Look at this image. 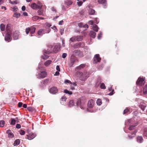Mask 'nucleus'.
Wrapping results in <instances>:
<instances>
[{
	"label": "nucleus",
	"instance_id": "f8f14e48",
	"mask_svg": "<svg viewBox=\"0 0 147 147\" xmlns=\"http://www.w3.org/2000/svg\"><path fill=\"white\" fill-rule=\"evenodd\" d=\"M47 75L46 72L45 71L41 72L39 74V77L42 78H43L45 77Z\"/></svg>",
	"mask_w": 147,
	"mask_h": 147
},
{
	"label": "nucleus",
	"instance_id": "13d9d810",
	"mask_svg": "<svg viewBox=\"0 0 147 147\" xmlns=\"http://www.w3.org/2000/svg\"><path fill=\"white\" fill-rule=\"evenodd\" d=\"M13 136H14L13 134L11 133H10L8 134V137L9 138H11L13 137Z\"/></svg>",
	"mask_w": 147,
	"mask_h": 147
},
{
	"label": "nucleus",
	"instance_id": "4468645a",
	"mask_svg": "<svg viewBox=\"0 0 147 147\" xmlns=\"http://www.w3.org/2000/svg\"><path fill=\"white\" fill-rule=\"evenodd\" d=\"M36 28L35 27H32L30 28V32L31 34H33L35 32ZM30 36H32V35L31 34Z\"/></svg>",
	"mask_w": 147,
	"mask_h": 147
},
{
	"label": "nucleus",
	"instance_id": "f704fd0d",
	"mask_svg": "<svg viewBox=\"0 0 147 147\" xmlns=\"http://www.w3.org/2000/svg\"><path fill=\"white\" fill-rule=\"evenodd\" d=\"M64 92L65 93L68 94L69 95H71L72 94L71 92L69 91L66 89L64 90Z\"/></svg>",
	"mask_w": 147,
	"mask_h": 147
},
{
	"label": "nucleus",
	"instance_id": "aec40b11",
	"mask_svg": "<svg viewBox=\"0 0 147 147\" xmlns=\"http://www.w3.org/2000/svg\"><path fill=\"white\" fill-rule=\"evenodd\" d=\"M75 60L74 59H71L70 60V62L69 63V65L70 67H71L74 64Z\"/></svg>",
	"mask_w": 147,
	"mask_h": 147
},
{
	"label": "nucleus",
	"instance_id": "6ab92c4d",
	"mask_svg": "<svg viewBox=\"0 0 147 147\" xmlns=\"http://www.w3.org/2000/svg\"><path fill=\"white\" fill-rule=\"evenodd\" d=\"M95 13V10L92 9H90L88 10V13L90 15H93Z\"/></svg>",
	"mask_w": 147,
	"mask_h": 147
},
{
	"label": "nucleus",
	"instance_id": "e2e57ef3",
	"mask_svg": "<svg viewBox=\"0 0 147 147\" xmlns=\"http://www.w3.org/2000/svg\"><path fill=\"white\" fill-rule=\"evenodd\" d=\"M67 56V54L66 53H63L62 55V57L63 58H65Z\"/></svg>",
	"mask_w": 147,
	"mask_h": 147
},
{
	"label": "nucleus",
	"instance_id": "680f3d73",
	"mask_svg": "<svg viewBox=\"0 0 147 147\" xmlns=\"http://www.w3.org/2000/svg\"><path fill=\"white\" fill-rule=\"evenodd\" d=\"M64 82L65 83L67 84V83H70V84H71L72 83L69 80H65V81Z\"/></svg>",
	"mask_w": 147,
	"mask_h": 147
},
{
	"label": "nucleus",
	"instance_id": "c756f323",
	"mask_svg": "<svg viewBox=\"0 0 147 147\" xmlns=\"http://www.w3.org/2000/svg\"><path fill=\"white\" fill-rule=\"evenodd\" d=\"M0 28L1 31H4L5 29V25L3 24H1L0 25Z\"/></svg>",
	"mask_w": 147,
	"mask_h": 147
},
{
	"label": "nucleus",
	"instance_id": "c03bdc74",
	"mask_svg": "<svg viewBox=\"0 0 147 147\" xmlns=\"http://www.w3.org/2000/svg\"><path fill=\"white\" fill-rule=\"evenodd\" d=\"M100 87L101 89H105L106 88L105 85L103 83L100 84Z\"/></svg>",
	"mask_w": 147,
	"mask_h": 147
},
{
	"label": "nucleus",
	"instance_id": "a18cd8bd",
	"mask_svg": "<svg viewBox=\"0 0 147 147\" xmlns=\"http://www.w3.org/2000/svg\"><path fill=\"white\" fill-rule=\"evenodd\" d=\"M74 105V102L73 100H70L69 103V105L70 107Z\"/></svg>",
	"mask_w": 147,
	"mask_h": 147
},
{
	"label": "nucleus",
	"instance_id": "2eb2a0df",
	"mask_svg": "<svg viewBox=\"0 0 147 147\" xmlns=\"http://www.w3.org/2000/svg\"><path fill=\"white\" fill-rule=\"evenodd\" d=\"M138 124V123H136L135 124H134V125L130 126L129 128V129L130 130H131L134 128V127L137 126Z\"/></svg>",
	"mask_w": 147,
	"mask_h": 147
},
{
	"label": "nucleus",
	"instance_id": "f03ea898",
	"mask_svg": "<svg viewBox=\"0 0 147 147\" xmlns=\"http://www.w3.org/2000/svg\"><path fill=\"white\" fill-rule=\"evenodd\" d=\"M136 83L137 85H143L145 83L144 80L143 78L140 77L138 78Z\"/></svg>",
	"mask_w": 147,
	"mask_h": 147
},
{
	"label": "nucleus",
	"instance_id": "864d4df0",
	"mask_svg": "<svg viewBox=\"0 0 147 147\" xmlns=\"http://www.w3.org/2000/svg\"><path fill=\"white\" fill-rule=\"evenodd\" d=\"M60 32L61 35H62L64 33V29L63 28L61 29L60 30Z\"/></svg>",
	"mask_w": 147,
	"mask_h": 147
},
{
	"label": "nucleus",
	"instance_id": "69168bd1",
	"mask_svg": "<svg viewBox=\"0 0 147 147\" xmlns=\"http://www.w3.org/2000/svg\"><path fill=\"white\" fill-rule=\"evenodd\" d=\"M88 23L89 24L91 25H93V22L92 20H90L88 22Z\"/></svg>",
	"mask_w": 147,
	"mask_h": 147
},
{
	"label": "nucleus",
	"instance_id": "9d476101",
	"mask_svg": "<svg viewBox=\"0 0 147 147\" xmlns=\"http://www.w3.org/2000/svg\"><path fill=\"white\" fill-rule=\"evenodd\" d=\"M37 34L38 35L42 36L43 34H45V29H39L37 32Z\"/></svg>",
	"mask_w": 147,
	"mask_h": 147
},
{
	"label": "nucleus",
	"instance_id": "603ef678",
	"mask_svg": "<svg viewBox=\"0 0 147 147\" xmlns=\"http://www.w3.org/2000/svg\"><path fill=\"white\" fill-rule=\"evenodd\" d=\"M12 9H13V11L14 12H16L18 10V8L16 6L14 7H13L12 8Z\"/></svg>",
	"mask_w": 147,
	"mask_h": 147
},
{
	"label": "nucleus",
	"instance_id": "a878e982",
	"mask_svg": "<svg viewBox=\"0 0 147 147\" xmlns=\"http://www.w3.org/2000/svg\"><path fill=\"white\" fill-rule=\"evenodd\" d=\"M20 14L19 13L16 12L14 13L13 15V16L16 18H18L20 17Z\"/></svg>",
	"mask_w": 147,
	"mask_h": 147
},
{
	"label": "nucleus",
	"instance_id": "39448f33",
	"mask_svg": "<svg viewBox=\"0 0 147 147\" xmlns=\"http://www.w3.org/2000/svg\"><path fill=\"white\" fill-rule=\"evenodd\" d=\"M61 46L59 44L55 45L53 48V51L55 53H57L60 49Z\"/></svg>",
	"mask_w": 147,
	"mask_h": 147
},
{
	"label": "nucleus",
	"instance_id": "1a4fd4ad",
	"mask_svg": "<svg viewBox=\"0 0 147 147\" xmlns=\"http://www.w3.org/2000/svg\"><path fill=\"white\" fill-rule=\"evenodd\" d=\"M19 35V32L18 31H16L13 34V38L14 40H17L18 39Z\"/></svg>",
	"mask_w": 147,
	"mask_h": 147
},
{
	"label": "nucleus",
	"instance_id": "8fccbe9b",
	"mask_svg": "<svg viewBox=\"0 0 147 147\" xmlns=\"http://www.w3.org/2000/svg\"><path fill=\"white\" fill-rule=\"evenodd\" d=\"M80 57H82L83 56V54L82 52L80 51L78 54H77V55Z\"/></svg>",
	"mask_w": 147,
	"mask_h": 147
},
{
	"label": "nucleus",
	"instance_id": "bb28decb",
	"mask_svg": "<svg viewBox=\"0 0 147 147\" xmlns=\"http://www.w3.org/2000/svg\"><path fill=\"white\" fill-rule=\"evenodd\" d=\"M20 142L19 139H17L13 143V145L14 146H17L19 145Z\"/></svg>",
	"mask_w": 147,
	"mask_h": 147
},
{
	"label": "nucleus",
	"instance_id": "6e6552de",
	"mask_svg": "<svg viewBox=\"0 0 147 147\" xmlns=\"http://www.w3.org/2000/svg\"><path fill=\"white\" fill-rule=\"evenodd\" d=\"M28 134L27 135L28 139L29 140H31L36 136V135L32 133H29L28 132Z\"/></svg>",
	"mask_w": 147,
	"mask_h": 147
},
{
	"label": "nucleus",
	"instance_id": "79ce46f5",
	"mask_svg": "<svg viewBox=\"0 0 147 147\" xmlns=\"http://www.w3.org/2000/svg\"><path fill=\"white\" fill-rule=\"evenodd\" d=\"M88 73H87V72H84V73L83 74L82 76L84 77H85L86 78H87L88 77Z\"/></svg>",
	"mask_w": 147,
	"mask_h": 147
},
{
	"label": "nucleus",
	"instance_id": "4c0bfd02",
	"mask_svg": "<svg viewBox=\"0 0 147 147\" xmlns=\"http://www.w3.org/2000/svg\"><path fill=\"white\" fill-rule=\"evenodd\" d=\"M49 80L48 79H46L44 81H42L41 83H43L44 84H47L49 82Z\"/></svg>",
	"mask_w": 147,
	"mask_h": 147
},
{
	"label": "nucleus",
	"instance_id": "ddd939ff",
	"mask_svg": "<svg viewBox=\"0 0 147 147\" xmlns=\"http://www.w3.org/2000/svg\"><path fill=\"white\" fill-rule=\"evenodd\" d=\"M12 29L11 26L10 24H7L6 27V30L7 33H9L11 31Z\"/></svg>",
	"mask_w": 147,
	"mask_h": 147
},
{
	"label": "nucleus",
	"instance_id": "2f4dec72",
	"mask_svg": "<svg viewBox=\"0 0 147 147\" xmlns=\"http://www.w3.org/2000/svg\"><path fill=\"white\" fill-rule=\"evenodd\" d=\"M76 40V37L74 36L70 38L69 42H74Z\"/></svg>",
	"mask_w": 147,
	"mask_h": 147
},
{
	"label": "nucleus",
	"instance_id": "5701e85b",
	"mask_svg": "<svg viewBox=\"0 0 147 147\" xmlns=\"http://www.w3.org/2000/svg\"><path fill=\"white\" fill-rule=\"evenodd\" d=\"M143 93L144 94H147V85H146L144 87Z\"/></svg>",
	"mask_w": 147,
	"mask_h": 147
},
{
	"label": "nucleus",
	"instance_id": "c9c22d12",
	"mask_svg": "<svg viewBox=\"0 0 147 147\" xmlns=\"http://www.w3.org/2000/svg\"><path fill=\"white\" fill-rule=\"evenodd\" d=\"M96 103L98 105H100L102 103L101 100L100 99H98L96 101Z\"/></svg>",
	"mask_w": 147,
	"mask_h": 147
},
{
	"label": "nucleus",
	"instance_id": "bf43d9fd",
	"mask_svg": "<svg viewBox=\"0 0 147 147\" xmlns=\"http://www.w3.org/2000/svg\"><path fill=\"white\" fill-rule=\"evenodd\" d=\"M49 56H46L45 55H44L42 57V58L43 59H46L48 58Z\"/></svg>",
	"mask_w": 147,
	"mask_h": 147
},
{
	"label": "nucleus",
	"instance_id": "e433bc0d",
	"mask_svg": "<svg viewBox=\"0 0 147 147\" xmlns=\"http://www.w3.org/2000/svg\"><path fill=\"white\" fill-rule=\"evenodd\" d=\"M5 121L3 120H1L0 121V127H3L4 125Z\"/></svg>",
	"mask_w": 147,
	"mask_h": 147
},
{
	"label": "nucleus",
	"instance_id": "ea45409f",
	"mask_svg": "<svg viewBox=\"0 0 147 147\" xmlns=\"http://www.w3.org/2000/svg\"><path fill=\"white\" fill-rule=\"evenodd\" d=\"M40 9L38 11V15H43V11L41 9Z\"/></svg>",
	"mask_w": 147,
	"mask_h": 147
},
{
	"label": "nucleus",
	"instance_id": "052dcab7",
	"mask_svg": "<svg viewBox=\"0 0 147 147\" xmlns=\"http://www.w3.org/2000/svg\"><path fill=\"white\" fill-rule=\"evenodd\" d=\"M51 28L55 30V32H57V30L56 26H54L53 27H51Z\"/></svg>",
	"mask_w": 147,
	"mask_h": 147
},
{
	"label": "nucleus",
	"instance_id": "c85d7f7f",
	"mask_svg": "<svg viewBox=\"0 0 147 147\" xmlns=\"http://www.w3.org/2000/svg\"><path fill=\"white\" fill-rule=\"evenodd\" d=\"M83 38V36H79L76 37V40L78 41H80L82 40Z\"/></svg>",
	"mask_w": 147,
	"mask_h": 147
},
{
	"label": "nucleus",
	"instance_id": "3c124183",
	"mask_svg": "<svg viewBox=\"0 0 147 147\" xmlns=\"http://www.w3.org/2000/svg\"><path fill=\"white\" fill-rule=\"evenodd\" d=\"M33 18H35L36 19H38L39 18L40 19H42V20L44 19V18H43L40 17H38V16H34Z\"/></svg>",
	"mask_w": 147,
	"mask_h": 147
},
{
	"label": "nucleus",
	"instance_id": "20e7f679",
	"mask_svg": "<svg viewBox=\"0 0 147 147\" xmlns=\"http://www.w3.org/2000/svg\"><path fill=\"white\" fill-rule=\"evenodd\" d=\"M94 101L92 99L89 100L88 102L87 106L89 108H92L94 105Z\"/></svg>",
	"mask_w": 147,
	"mask_h": 147
},
{
	"label": "nucleus",
	"instance_id": "774afa93",
	"mask_svg": "<svg viewBox=\"0 0 147 147\" xmlns=\"http://www.w3.org/2000/svg\"><path fill=\"white\" fill-rule=\"evenodd\" d=\"M56 69L58 71H60V69L59 65H57L56 66Z\"/></svg>",
	"mask_w": 147,
	"mask_h": 147
},
{
	"label": "nucleus",
	"instance_id": "72a5a7b5",
	"mask_svg": "<svg viewBox=\"0 0 147 147\" xmlns=\"http://www.w3.org/2000/svg\"><path fill=\"white\" fill-rule=\"evenodd\" d=\"M45 33H49L51 31V29L49 28H47L45 27Z\"/></svg>",
	"mask_w": 147,
	"mask_h": 147
},
{
	"label": "nucleus",
	"instance_id": "4be33fe9",
	"mask_svg": "<svg viewBox=\"0 0 147 147\" xmlns=\"http://www.w3.org/2000/svg\"><path fill=\"white\" fill-rule=\"evenodd\" d=\"M143 139L142 137L139 136L137 138V141L139 143H141L142 142Z\"/></svg>",
	"mask_w": 147,
	"mask_h": 147
},
{
	"label": "nucleus",
	"instance_id": "7ed1b4c3",
	"mask_svg": "<svg viewBox=\"0 0 147 147\" xmlns=\"http://www.w3.org/2000/svg\"><path fill=\"white\" fill-rule=\"evenodd\" d=\"M100 60L101 59L99 57V55L96 54L94 56V58L93 63H96L97 62H100Z\"/></svg>",
	"mask_w": 147,
	"mask_h": 147
},
{
	"label": "nucleus",
	"instance_id": "49530a36",
	"mask_svg": "<svg viewBox=\"0 0 147 147\" xmlns=\"http://www.w3.org/2000/svg\"><path fill=\"white\" fill-rule=\"evenodd\" d=\"M30 28L28 27V28H26L25 29V32H26V34H28L29 32H30Z\"/></svg>",
	"mask_w": 147,
	"mask_h": 147
},
{
	"label": "nucleus",
	"instance_id": "cd10ccee",
	"mask_svg": "<svg viewBox=\"0 0 147 147\" xmlns=\"http://www.w3.org/2000/svg\"><path fill=\"white\" fill-rule=\"evenodd\" d=\"M16 120H15L14 119H11V121L10 123L11 124L13 125L15 124V122L18 119L17 117L16 118Z\"/></svg>",
	"mask_w": 147,
	"mask_h": 147
},
{
	"label": "nucleus",
	"instance_id": "a211bd4d",
	"mask_svg": "<svg viewBox=\"0 0 147 147\" xmlns=\"http://www.w3.org/2000/svg\"><path fill=\"white\" fill-rule=\"evenodd\" d=\"M92 27L94 31L97 32L98 31V28L97 26L94 24L92 26Z\"/></svg>",
	"mask_w": 147,
	"mask_h": 147
},
{
	"label": "nucleus",
	"instance_id": "b1692460",
	"mask_svg": "<svg viewBox=\"0 0 147 147\" xmlns=\"http://www.w3.org/2000/svg\"><path fill=\"white\" fill-rule=\"evenodd\" d=\"M65 3L67 5L69 6L72 3V1L70 0H67L65 1Z\"/></svg>",
	"mask_w": 147,
	"mask_h": 147
},
{
	"label": "nucleus",
	"instance_id": "0eeeda50",
	"mask_svg": "<svg viewBox=\"0 0 147 147\" xmlns=\"http://www.w3.org/2000/svg\"><path fill=\"white\" fill-rule=\"evenodd\" d=\"M58 92V90L57 88L55 87H53L50 88V92L52 94H55Z\"/></svg>",
	"mask_w": 147,
	"mask_h": 147
},
{
	"label": "nucleus",
	"instance_id": "09e8293b",
	"mask_svg": "<svg viewBox=\"0 0 147 147\" xmlns=\"http://www.w3.org/2000/svg\"><path fill=\"white\" fill-rule=\"evenodd\" d=\"M102 35V32H101L100 31L99 32V33L98 34V39H100Z\"/></svg>",
	"mask_w": 147,
	"mask_h": 147
},
{
	"label": "nucleus",
	"instance_id": "dca6fc26",
	"mask_svg": "<svg viewBox=\"0 0 147 147\" xmlns=\"http://www.w3.org/2000/svg\"><path fill=\"white\" fill-rule=\"evenodd\" d=\"M89 34L90 36L93 38H94L96 37V33L93 31H90Z\"/></svg>",
	"mask_w": 147,
	"mask_h": 147
},
{
	"label": "nucleus",
	"instance_id": "473e14b6",
	"mask_svg": "<svg viewBox=\"0 0 147 147\" xmlns=\"http://www.w3.org/2000/svg\"><path fill=\"white\" fill-rule=\"evenodd\" d=\"M77 105L78 106H79L80 108L82 109H84V104L83 103H82L81 102L80 103V104L78 105V103H77Z\"/></svg>",
	"mask_w": 147,
	"mask_h": 147
},
{
	"label": "nucleus",
	"instance_id": "37998d69",
	"mask_svg": "<svg viewBox=\"0 0 147 147\" xmlns=\"http://www.w3.org/2000/svg\"><path fill=\"white\" fill-rule=\"evenodd\" d=\"M144 135L147 137V128H145L144 129Z\"/></svg>",
	"mask_w": 147,
	"mask_h": 147
},
{
	"label": "nucleus",
	"instance_id": "f3484780",
	"mask_svg": "<svg viewBox=\"0 0 147 147\" xmlns=\"http://www.w3.org/2000/svg\"><path fill=\"white\" fill-rule=\"evenodd\" d=\"M52 62V61L51 60H48L44 63V65L46 66H48L50 65Z\"/></svg>",
	"mask_w": 147,
	"mask_h": 147
},
{
	"label": "nucleus",
	"instance_id": "9b49d317",
	"mask_svg": "<svg viewBox=\"0 0 147 147\" xmlns=\"http://www.w3.org/2000/svg\"><path fill=\"white\" fill-rule=\"evenodd\" d=\"M5 40L8 41V42H9V41L11 40V35L9 34V33H7L5 37Z\"/></svg>",
	"mask_w": 147,
	"mask_h": 147
},
{
	"label": "nucleus",
	"instance_id": "4d7b16f0",
	"mask_svg": "<svg viewBox=\"0 0 147 147\" xmlns=\"http://www.w3.org/2000/svg\"><path fill=\"white\" fill-rule=\"evenodd\" d=\"M66 98L65 96H63L61 98V100L62 101H65L66 100Z\"/></svg>",
	"mask_w": 147,
	"mask_h": 147
},
{
	"label": "nucleus",
	"instance_id": "423d86ee",
	"mask_svg": "<svg viewBox=\"0 0 147 147\" xmlns=\"http://www.w3.org/2000/svg\"><path fill=\"white\" fill-rule=\"evenodd\" d=\"M98 2L99 3L102 4L104 8H106L107 4L106 0H98Z\"/></svg>",
	"mask_w": 147,
	"mask_h": 147
},
{
	"label": "nucleus",
	"instance_id": "338daca9",
	"mask_svg": "<svg viewBox=\"0 0 147 147\" xmlns=\"http://www.w3.org/2000/svg\"><path fill=\"white\" fill-rule=\"evenodd\" d=\"M22 105V102H19L18 104V107H21Z\"/></svg>",
	"mask_w": 147,
	"mask_h": 147
},
{
	"label": "nucleus",
	"instance_id": "7c9ffc66",
	"mask_svg": "<svg viewBox=\"0 0 147 147\" xmlns=\"http://www.w3.org/2000/svg\"><path fill=\"white\" fill-rule=\"evenodd\" d=\"M112 86H111V87L109 88V91H110L112 90L111 92H110L109 93V94L110 95H112L113 94H114V93L113 92H114V90H112Z\"/></svg>",
	"mask_w": 147,
	"mask_h": 147
},
{
	"label": "nucleus",
	"instance_id": "6e6d98bb",
	"mask_svg": "<svg viewBox=\"0 0 147 147\" xmlns=\"http://www.w3.org/2000/svg\"><path fill=\"white\" fill-rule=\"evenodd\" d=\"M20 134L22 135H23L25 134V131L23 130H21L20 131Z\"/></svg>",
	"mask_w": 147,
	"mask_h": 147
},
{
	"label": "nucleus",
	"instance_id": "58836bf2",
	"mask_svg": "<svg viewBox=\"0 0 147 147\" xmlns=\"http://www.w3.org/2000/svg\"><path fill=\"white\" fill-rule=\"evenodd\" d=\"M51 26V24L48 23H46L45 24L44 27L45 28V27H46L47 28H50Z\"/></svg>",
	"mask_w": 147,
	"mask_h": 147
},
{
	"label": "nucleus",
	"instance_id": "393cba45",
	"mask_svg": "<svg viewBox=\"0 0 147 147\" xmlns=\"http://www.w3.org/2000/svg\"><path fill=\"white\" fill-rule=\"evenodd\" d=\"M130 108H126V109L124 110L123 114H127L130 112Z\"/></svg>",
	"mask_w": 147,
	"mask_h": 147
},
{
	"label": "nucleus",
	"instance_id": "a19ab883",
	"mask_svg": "<svg viewBox=\"0 0 147 147\" xmlns=\"http://www.w3.org/2000/svg\"><path fill=\"white\" fill-rule=\"evenodd\" d=\"M85 66V64H82L80 65L79 66L77 67V68L78 69H81L82 68H83Z\"/></svg>",
	"mask_w": 147,
	"mask_h": 147
},
{
	"label": "nucleus",
	"instance_id": "412c9836",
	"mask_svg": "<svg viewBox=\"0 0 147 147\" xmlns=\"http://www.w3.org/2000/svg\"><path fill=\"white\" fill-rule=\"evenodd\" d=\"M137 131L136 130L135 131H134L131 134V135H128V137L129 139L132 138L133 137H134L135 136L137 132Z\"/></svg>",
	"mask_w": 147,
	"mask_h": 147
},
{
	"label": "nucleus",
	"instance_id": "0e129e2a",
	"mask_svg": "<svg viewBox=\"0 0 147 147\" xmlns=\"http://www.w3.org/2000/svg\"><path fill=\"white\" fill-rule=\"evenodd\" d=\"M16 127L18 129L20 128L21 127V125L20 124H17L16 125Z\"/></svg>",
	"mask_w": 147,
	"mask_h": 147
},
{
	"label": "nucleus",
	"instance_id": "f257e3e1",
	"mask_svg": "<svg viewBox=\"0 0 147 147\" xmlns=\"http://www.w3.org/2000/svg\"><path fill=\"white\" fill-rule=\"evenodd\" d=\"M42 6V5L40 2H38L37 4L34 3H32L31 5V7L34 9H41Z\"/></svg>",
	"mask_w": 147,
	"mask_h": 147
},
{
	"label": "nucleus",
	"instance_id": "5fc2aeb1",
	"mask_svg": "<svg viewBox=\"0 0 147 147\" xmlns=\"http://www.w3.org/2000/svg\"><path fill=\"white\" fill-rule=\"evenodd\" d=\"M83 2L82 1H80L79 2H77V3L78 6H80L82 5Z\"/></svg>",
	"mask_w": 147,
	"mask_h": 147
},
{
	"label": "nucleus",
	"instance_id": "de8ad7c7",
	"mask_svg": "<svg viewBox=\"0 0 147 147\" xmlns=\"http://www.w3.org/2000/svg\"><path fill=\"white\" fill-rule=\"evenodd\" d=\"M80 51L78 50H75L74 51L73 53L75 55L77 56V54H78Z\"/></svg>",
	"mask_w": 147,
	"mask_h": 147
}]
</instances>
